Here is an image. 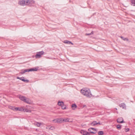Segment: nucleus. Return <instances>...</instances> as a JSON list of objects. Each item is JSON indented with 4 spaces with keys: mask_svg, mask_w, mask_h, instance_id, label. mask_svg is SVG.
<instances>
[{
    "mask_svg": "<svg viewBox=\"0 0 135 135\" xmlns=\"http://www.w3.org/2000/svg\"><path fill=\"white\" fill-rule=\"evenodd\" d=\"M81 92L84 95L88 98H90L92 96L90 90L88 88H83L81 90Z\"/></svg>",
    "mask_w": 135,
    "mask_h": 135,
    "instance_id": "1",
    "label": "nucleus"
},
{
    "mask_svg": "<svg viewBox=\"0 0 135 135\" xmlns=\"http://www.w3.org/2000/svg\"><path fill=\"white\" fill-rule=\"evenodd\" d=\"M19 98L22 101L28 104L31 103V100L25 97L20 95L19 97Z\"/></svg>",
    "mask_w": 135,
    "mask_h": 135,
    "instance_id": "2",
    "label": "nucleus"
},
{
    "mask_svg": "<svg viewBox=\"0 0 135 135\" xmlns=\"http://www.w3.org/2000/svg\"><path fill=\"white\" fill-rule=\"evenodd\" d=\"M18 4L21 6H24L29 5L28 0H21L18 2Z\"/></svg>",
    "mask_w": 135,
    "mask_h": 135,
    "instance_id": "3",
    "label": "nucleus"
},
{
    "mask_svg": "<svg viewBox=\"0 0 135 135\" xmlns=\"http://www.w3.org/2000/svg\"><path fill=\"white\" fill-rule=\"evenodd\" d=\"M44 54V52L43 51L37 52L35 57L37 59L40 58L41 57L42 55H43Z\"/></svg>",
    "mask_w": 135,
    "mask_h": 135,
    "instance_id": "4",
    "label": "nucleus"
},
{
    "mask_svg": "<svg viewBox=\"0 0 135 135\" xmlns=\"http://www.w3.org/2000/svg\"><path fill=\"white\" fill-rule=\"evenodd\" d=\"M88 131L91 133L95 134L96 133L97 131V129L94 128H90L88 129Z\"/></svg>",
    "mask_w": 135,
    "mask_h": 135,
    "instance_id": "5",
    "label": "nucleus"
},
{
    "mask_svg": "<svg viewBox=\"0 0 135 135\" xmlns=\"http://www.w3.org/2000/svg\"><path fill=\"white\" fill-rule=\"evenodd\" d=\"M80 133L83 135H90L89 132L83 130H81Z\"/></svg>",
    "mask_w": 135,
    "mask_h": 135,
    "instance_id": "6",
    "label": "nucleus"
},
{
    "mask_svg": "<svg viewBox=\"0 0 135 135\" xmlns=\"http://www.w3.org/2000/svg\"><path fill=\"white\" fill-rule=\"evenodd\" d=\"M119 106L123 109H126V106L124 103H122L119 105Z\"/></svg>",
    "mask_w": 135,
    "mask_h": 135,
    "instance_id": "7",
    "label": "nucleus"
},
{
    "mask_svg": "<svg viewBox=\"0 0 135 135\" xmlns=\"http://www.w3.org/2000/svg\"><path fill=\"white\" fill-rule=\"evenodd\" d=\"M117 122L119 123H122L123 122V119L122 117L119 118L117 119Z\"/></svg>",
    "mask_w": 135,
    "mask_h": 135,
    "instance_id": "8",
    "label": "nucleus"
},
{
    "mask_svg": "<svg viewBox=\"0 0 135 135\" xmlns=\"http://www.w3.org/2000/svg\"><path fill=\"white\" fill-rule=\"evenodd\" d=\"M98 124H101L99 122L97 123L96 121H95L93 122L90 124L92 126H95Z\"/></svg>",
    "mask_w": 135,
    "mask_h": 135,
    "instance_id": "9",
    "label": "nucleus"
},
{
    "mask_svg": "<svg viewBox=\"0 0 135 135\" xmlns=\"http://www.w3.org/2000/svg\"><path fill=\"white\" fill-rule=\"evenodd\" d=\"M62 118H57V123H61L62 122Z\"/></svg>",
    "mask_w": 135,
    "mask_h": 135,
    "instance_id": "10",
    "label": "nucleus"
},
{
    "mask_svg": "<svg viewBox=\"0 0 135 135\" xmlns=\"http://www.w3.org/2000/svg\"><path fill=\"white\" fill-rule=\"evenodd\" d=\"M46 128L47 129H48V130H54L55 129L54 127H53L51 126L50 127H49V126L46 127Z\"/></svg>",
    "mask_w": 135,
    "mask_h": 135,
    "instance_id": "11",
    "label": "nucleus"
},
{
    "mask_svg": "<svg viewBox=\"0 0 135 135\" xmlns=\"http://www.w3.org/2000/svg\"><path fill=\"white\" fill-rule=\"evenodd\" d=\"M69 119L68 118H62V121L63 122H69Z\"/></svg>",
    "mask_w": 135,
    "mask_h": 135,
    "instance_id": "12",
    "label": "nucleus"
},
{
    "mask_svg": "<svg viewBox=\"0 0 135 135\" xmlns=\"http://www.w3.org/2000/svg\"><path fill=\"white\" fill-rule=\"evenodd\" d=\"M35 125L37 127H39L40 126L41 123L38 122H35L34 123Z\"/></svg>",
    "mask_w": 135,
    "mask_h": 135,
    "instance_id": "13",
    "label": "nucleus"
},
{
    "mask_svg": "<svg viewBox=\"0 0 135 135\" xmlns=\"http://www.w3.org/2000/svg\"><path fill=\"white\" fill-rule=\"evenodd\" d=\"M38 70L37 68H33L30 69V71H36Z\"/></svg>",
    "mask_w": 135,
    "mask_h": 135,
    "instance_id": "14",
    "label": "nucleus"
},
{
    "mask_svg": "<svg viewBox=\"0 0 135 135\" xmlns=\"http://www.w3.org/2000/svg\"><path fill=\"white\" fill-rule=\"evenodd\" d=\"M64 43L66 44H71L72 45H73V44L71 42L68 40H65L64 41Z\"/></svg>",
    "mask_w": 135,
    "mask_h": 135,
    "instance_id": "15",
    "label": "nucleus"
},
{
    "mask_svg": "<svg viewBox=\"0 0 135 135\" xmlns=\"http://www.w3.org/2000/svg\"><path fill=\"white\" fill-rule=\"evenodd\" d=\"M71 107L73 109L75 110L77 107V106L75 104H72Z\"/></svg>",
    "mask_w": 135,
    "mask_h": 135,
    "instance_id": "16",
    "label": "nucleus"
},
{
    "mask_svg": "<svg viewBox=\"0 0 135 135\" xmlns=\"http://www.w3.org/2000/svg\"><path fill=\"white\" fill-rule=\"evenodd\" d=\"M57 104L59 106H60L61 107L62 105H63V104H64L63 102L59 101L58 102Z\"/></svg>",
    "mask_w": 135,
    "mask_h": 135,
    "instance_id": "17",
    "label": "nucleus"
},
{
    "mask_svg": "<svg viewBox=\"0 0 135 135\" xmlns=\"http://www.w3.org/2000/svg\"><path fill=\"white\" fill-rule=\"evenodd\" d=\"M29 1V4H31L34 3L35 2L32 0H28Z\"/></svg>",
    "mask_w": 135,
    "mask_h": 135,
    "instance_id": "18",
    "label": "nucleus"
},
{
    "mask_svg": "<svg viewBox=\"0 0 135 135\" xmlns=\"http://www.w3.org/2000/svg\"><path fill=\"white\" fill-rule=\"evenodd\" d=\"M8 108L13 110H15V107H14L12 106H8Z\"/></svg>",
    "mask_w": 135,
    "mask_h": 135,
    "instance_id": "19",
    "label": "nucleus"
},
{
    "mask_svg": "<svg viewBox=\"0 0 135 135\" xmlns=\"http://www.w3.org/2000/svg\"><path fill=\"white\" fill-rule=\"evenodd\" d=\"M98 134L99 135H102L104 134V133L103 131H100L98 132Z\"/></svg>",
    "mask_w": 135,
    "mask_h": 135,
    "instance_id": "20",
    "label": "nucleus"
},
{
    "mask_svg": "<svg viewBox=\"0 0 135 135\" xmlns=\"http://www.w3.org/2000/svg\"><path fill=\"white\" fill-rule=\"evenodd\" d=\"M24 112H29L30 113L31 112V111L30 110L27 109V108H25V110L24 111Z\"/></svg>",
    "mask_w": 135,
    "mask_h": 135,
    "instance_id": "21",
    "label": "nucleus"
},
{
    "mask_svg": "<svg viewBox=\"0 0 135 135\" xmlns=\"http://www.w3.org/2000/svg\"><path fill=\"white\" fill-rule=\"evenodd\" d=\"M61 108L63 109H66V106L65 105H64L63 104V105H62L61 106Z\"/></svg>",
    "mask_w": 135,
    "mask_h": 135,
    "instance_id": "22",
    "label": "nucleus"
},
{
    "mask_svg": "<svg viewBox=\"0 0 135 135\" xmlns=\"http://www.w3.org/2000/svg\"><path fill=\"white\" fill-rule=\"evenodd\" d=\"M19 110L20 111H24L25 110V109L22 107L19 108Z\"/></svg>",
    "mask_w": 135,
    "mask_h": 135,
    "instance_id": "23",
    "label": "nucleus"
},
{
    "mask_svg": "<svg viewBox=\"0 0 135 135\" xmlns=\"http://www.w3.org/2000/svg\"><path fill=\"white\" fill-rule=\"evenodd\" d=\"M117 128L118 130H120L121 129V126L120 124H118L117 126Z\"/></svg>",
    "mask_w": 135,
    "mask_h": 135,
    "instance_id": "24",
    "label": "nucleus"
},
{
    "mask_svg": "<svg viewBox=\"0 0 135 135\" xmlns=\"http://www.w3.org/2000/svg\"><path fill=\"white\" fill-rule=\"evenodd\" d=\"M120 37H121L123 40L124 41L126 40H127V41L128 40V39L127 38H124L122 36H120Z\"/></svg>",
    "mask_w": 135,
    "mask_h": 135,
    "instance_id": "25",
    "label": "nucleus"
},
{
    "mask_svg": "<svg viewBox=\"0 0 135 135\" xmlns=\"http://www.w3.org/2000/svg\"><path fill=\"white\" fill-rule=\"evenodd\" d=\"M22 81L26 83L28 82L29 81V80H25L24 79L23 80H22Z\"/></svg>",
    "mask_w": 135,
    "mask_h": 135,
    "instance_id": "26",
    "label": "nucleus"
},
{
    "mask_svg": "<svg viewBox=\"0 0 135 135\" xmlns=\"http://www.w3.org/2000/svg\"><path fill=\"white\" fill-rule=\"evenodd\" d=\"M135 2V0H131V3H132V5L133 6V4H134V3Z\"/></svg>",
    "mask_w": 135,
    "mask_h": 135,
    "instance_id": "27",
    "label": "nucleus"
},
{
    "mask_svg": "<svg viewBox=\"0 0 135 135\" xmlns=\"http://www.w3.org/2000/svg\"><path fill=\"white\" fill-rule=\"evenodd\" d=\"M93 33L92 32L91 33H86L85 35H91L92 34H93Z\"/></svg>",
    "mask_w": 135,
    "mask_h": 135,
    "instance_id": "28",
    "label": "nucleus"
},
{
    "mask_svg": "<svg viewBox=\"0 0 135 135\" xmlns=\"http://www.w3.org/2000/svg\"><path fill=\"white\" fill-rule=\"evenodd\" d=\"M24 72H28L30 71V69H26L24 70Z\"/></svg>",
    "mask_w": 135,
    "mask_h": 135,
    "instance_id": "29",
    "label": "nucleus"
},
{
    "mask_svg": "<svg viewBox=\"0 0 135 135\" xmlns=\"http://www.w3.org/2000/svg\"><path fill=\"white\" fill-rule=\"evenodd\" d=\"M24 71H25V70H21V74H23L25 73V72H24Z\"/></svg>",
    "mask_w": 135,
    "mask_h": 135,
    "instance_id": "30",
    "label": "nucleus"
},
{
    "mask_svg": "<svg viewBox=\"0 0 135 135\" xmlns=\"http://www.w3.org/2000/svg\"><path fill=\"white\" fill-rule=\"evenodd\" d=\"M57 119H54L52 121L54 123H57Z\"/></svg>",
    "mask_w": 135,
    "mask_h": 135,
    "instance_id": "31",
    "label": "nucleus"
},
{
    "mask_svg": "<svg viewBox=\"0 0 135 135\" xmlns=\"http://www.w3.org/2000/svg\"><path fill=\"white\" fill-rule=\"evenodd\" d=\"M125 130L126 132H127L129 130V128H125Z\"/></svg>",
    "mask_w": 135,
    "mask_h": 135,
    "instance_id": "32",
    "label": "nucleus"
},
{
    "mask_svg": "<svg viewBox=\"0 0 135 135\" xmlns=\"http://www.w3.org/2000/svg\"><path fill=\"white\" fill-rule=\"evenodd\" d=\"M19 110V108L15 107V110Z\"/></svg>",
    "mask_w": 135,
    "mask_h": 135,
    "instance_id": "33",
    "label": "nucleus"
},
{
    "mask_svg": "<svg viewBox=\"0 0 135 135\" xmlns=\"http://www.w3.org/2000/svg\"><path fill=\"white\" fill-rule=\"evenodd\" d=\"M24 78V77H21L20 78V79L22 81V80H23Z\"/></svg>",
    "mask_w": 135,
    "mask_h": 135,
    "instance_id": "34",
    "label": "nucleus"
},
{
    "mask_svg": "<svg viewBox=\"0 0 135 135\" xmlns=\"http://www.w3.org/2000/svg\"><path fill=\"white\" fill-rule=\"evenodd\" d=\"M20 77H17V79H20Z\"/></svg>",
    "mask_w": 135,
    "mask_h": 135,
    "instance_id": "35",
    "label": "nucleus"
},
{
    "mask_svg": "<svg viewBox=\"0 0 135 135\" xmlns=\"http://www.w3.org/2000/svg\"><path fill=\"white\" fill-rule=\"evenodd\" d=\"M133 6H135V2L134 3V4L133 5Z\"/></svg>",
    "mask_w": 135,
    "mask_h": 135,
    "instance_id": "36",
    "label": "nucleus"
},
{
    "mask_svg": "<svg viewBox=\"0 0 135 135\" xmlns=\"http://www.w3.org/2000/svg\"><path fill=\"white\" fill-rule=\"evenodd\" d=\"M115 109H116V110H117V108H115Z\"/></svg>",
    "mask_w": 135,
    "mask_h": 135,
    "instance_id": "37",
    "label": "nucleus"
}]
</instances>
